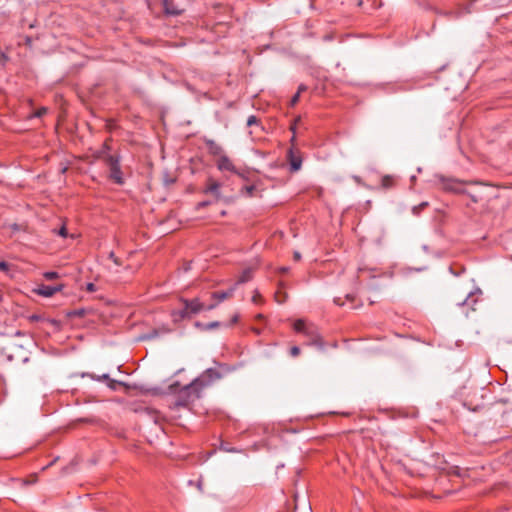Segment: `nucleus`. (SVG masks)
<instances>
[{
	"mask_svg": "<svg viewBox=\"0 0 512 512\" xmlns=\"http://www.w3.org/2000/svg\"><path fill=\"white\" fill-rule=\"evenodd\" d=\"M184 304V309L179 312H174L173 317L175 320L178 318H184L189 314H197L203 310H212L216 307V304H210L205 306L199 299L195 298L193 300L182 299Z\"/></svg>",
	"mask_w": 512,
	"mask_h": 512,
	"instance_id": "nucleus-1",
	"label": "nucleus"
},
{
	"mask_svg": "<svg viewBox=\"0 0 512 512\" xmlns=\"http://www.w3.org/2000/svg\"><path fill=\"white\" fill-rule=\"evenodd\" d=\"M293 328L296 332L302 333L308 338V344H310V345H321L322 344L321 337L314 325L308 324L302 319H298L294 322Z\"/></svg>",
	"mask_w": 512,
	"mask_h": 512,
	"instance_id": "nucleus-2",
	"label": "nucleus"
},
{
	"mask_svg": "<svg viewBox=\"0 0 512 512\" xmlns=\"http://www.w3.org/2000/svg\"><path fill=\"white\" fill-rule=\"evenodd\" d=\"M106 165L109 168L110 179L116 184L122 185L124 183V178L121 171L119 158L112 155L106 157Z\"/></svg>",
	"mask_w": 512,
	"mask_h": 512,
	"instance_id": "nucleus-3",
	"label": "nucleus"
},
{
	"mask_svg": "<svg viewBox=\"0 0 512 512\" xmlns=\"http://www.w3.org/2000/svg\"><path fill=\"white\" fill-rule=\"evenodd\" d=\"M216 166L220 171H229L232 173H237V170L233 162L226 154H221L220 157L217 158Z\"/></svg>",
	"mask_w": 512,
	"mask_h": 512,
	"instance_id": "nucleus-4",
	"label": "nucleus"
},
{
	"mask_svg": "<svg viewBox=\"0 0 512 512\" xmlns=\"http://www.w3.org/2000/svg\"><path fill=\"white\" fill-rule=\"evenodd\" d=\"M63 286H49V285H40L36 290V294L43 297H52L55 293L60 292Z\"/></svg>",
	"mask_w": 512,
	"mask_h": 512,
	"instance_id": "nucleus-5",
	"label": "nucleus"
},
{
	"mask_svg": "<svg viewBox=\"0 0 512 512\" xmlns=\"http://www.w3.org/2000/svg\"><path fill=\"white\" fill-rule=\"evenodd\" d=\"M234 290H235V288H234V287H232V288H230L228 291H222V292H219V291H218V292H213L211 296H212V298H213L214 300H216V303H215V304L217 305L218 303H220V302H222V301H224V300H226V299L230 298V297L233 295Z\"/></svg>",
	"mask_w": 512,
	"mask_h": 512,
	"instance_id": "nucleus-6",
	"label": "nucleus"
},
{
	"mask_svg": "<svg viewBox=\"0 0 512 512\" xmlns=\"http://www.w3.org/2000/svg\"><path fill=\"white\" fill-rule=\"evenodd\" d=\"M288 157L292 171H298L301 167V159L298 156H295L291 149L288 152Z\"/></svg>",
	"mask_w": 512,
	"mask_h": 512,
	"instance_id": "nucleus-7",
	"label": "nucleus"
},
{
	"mask_svg": "<svg viewBox=\"0 0 512 512\" xmlns=\"http://www.w3.org/2000/svg\"><path fill=\"white\" fill-rule=\"evenodd\" d=\"M163 7L167 14L170 15H178L181 13V10L177 9L174 4L169 0L163 1Z\"/></svg>",
	"mask_w": 512,
	"mask_h": 512,
	"instance_id": "nucleus-8",
	"label": "nucleus"
},
{
	"mask_svg": "<svg viewBox=\"0 0 512 512\" xmlns=\"http://www.w3.org/2000/svg\"><path fill=\"white\" fill-rule=\"evenodd\" d=\"M219 188H220V183H218L215 180L210 179L206 186V192L217 195L219 192Z\"/></svg>",
	"mask_w": 512,
	"mask_h": 512,
	"instance_id": "nucleus-9",
	"label": "nucleus"
},
{
	"mask_svg": "<svg viewBox=\"0 0 512 512\" xmlns=\"http://www.w3.org/2000/svg\"><path fill=\"white\" fill-rule=\"evenodd\" d=\"M256 191H257V187L255 185H247L242 189L241 193L243 195L253 197V196H257Z\"/></svg>",
	"mask_w": 512,
	"mask_h": 512,
	"instance_id": "nucleus-10",
	"label": "nucleus"
},
{
	"mask_svg": "<svg viewBox=\"0 0 512 512\" xmlns=\"http://www.w3.org/2000/svg\"><path fill=\"white\" fill-rule=\"evenodd\" d=\"M251 278H252V270L246 269L240 275L237 283H245V282L249 281Z\"/></svg>",
	"mask_w": 512,
	"mask_h": 512,
	"instance_id": "nucleus-11",
	"label": "nucleus"
},
{
	"mask_svg": "<svg viewBox=\"0 0 512 512\" xmlns=\"http://www.w3.org/2000/svg\"><path fill=\"white\" fill-rule=\"evenodd\" d=\"M210 152L218 157H220L221 154H224L222 148L216 145L214 142H210Z\"/></svg>",
	"mask_w": 512,
	"mask_h": 512,
	"instance_id": "nucleus-12",
	"label": "nucleus"
},
{
	"mask_svg": "<svg viewBox=\"0 0 512 512\" xmlns=\"http://www.w3.org/2000/svg\"><path fill=\"white\" fill-rule=\"evenodd\" d=\"M393 178L391 176H384L381 180V184L384 188H389L393 185Z\"/></svg>",
	"mask_w": 512,
	"mask_h": 512,
	"instance_id": "nucleus-13",
	"label": "nucleus"
},
{
	"mask_svg": "<svg viewBox=\"0 0 512 512\" xmlns=\"http://www.w3.org/2000/svg\"><path fill=\"white\" fill-rule=\"evenodd\" d=\"M46 280H53L59 277V274L55 271H48L43 274Z\"/></svg>",
	"mask_w": 512,
	"mask_h": 512,
	"instance_id": "nucleus-14",
	"label": "nucleus"
},
{
	"mask_svg": "<svg viewBox=\"0 0 512 512\" xmlns=\"http://www.w3.org/2000/svg\"><path fill=\"white\" fill-rule=\"evenodd\" d=\"M299 354H300V349H299V347H297V346H293V347L290 349V355H291L292 357H297Z\"/></svg>",
	"mask_w": 512,
	"mask_h": 512,
	"instance_id": "nucleus-15",
	"label": "nucleus"
},
{
	"mask_svg": "<svg viewBox=\"0 0 512 512\" xmlns=\"http://www.w3.org/2000/svg\"><path fill=\"white\" fill-rule=\"evenodd\" d=\"M257 122H258L257 117H256V116H254V115H252V116H250V117L248 118V120H247V125H248V126H252V125L256 124Z\"/></svg>",
	"mask_w": 512,
	"mask_h": 512,
	"instance_id": "nucleus-16",
	"label": "nucleus"
},
{
	"mask_svg": "<svg viewBox=\"0 0 512 512\" xmlns=\"http://www.w3.org/2000/svg\"><path fill=\"white\" fill-rule=\"evenodd\" d=\"M455 182H449L447 184H445V189L447 190H450V191H457V189L454 187L455 186Z\"/></svg>",
	"mask_w": 512,
	"mask_h": 512,
	"instance_id": "nucleus-17",
	"label": "nucleus"
},
{
	"mask_svg": "<svg viewBox=\"0 0 512 512\" xmlns=\"http://www.w3.org/2000/svg\"><path fill=\"white\" fill-rule=\"evenodd\" d=\"M299 97H300V94L299 92H297L292 98H291V101H290V105L291 106H294L298 100H299Z\"/></svg>",
	"mask_w": 512,
	"mask_h": 512,
	"instance_id": "nucleus-18",
	"label": "nucleus"
},
{
	"mask_svg": "<svg viewBox=\"0 0 512 512\" xmlns=\"http://www.w3.org/2000/svg\"><path fill=\"white\" fill-rule=\"evenodd\" d=\"M205 376L209 377V378H212L213 376H216L218 377L217 373L212 370V369H208L206 372H205Z\"/></svg>",
	"mask_w": 512,
	"mask_h": 512,
	"instance_id": "nucleus-19",
	"label": "nucleus"
},
{
	"mask_svg": "<svg viewBox=\"0 0 512 512\" xmlns=\"http://www.w3.org/2000/svg\"><path fill=\"white\" fill-rule=\"evenodd\" d=\"M58 234H59L61 237H64V238H65V237L67 236V229H66V227H64V226H63V227H61V228L59 229V231H58Z\"/></svg>",
	"mask_w": 512,
	"mask_h": 512,
	"instance_id": "nucleus-20",
	"label": "nucleus"
},
{
	"mask_svg": "<svg viewBox=\"0 0 512 512\" xmlns=\"http://www.w3.org/2000/svg\"><path fill=\"white\" fill-rule=\"evenodd\" d=\"M0 270L1 271H7L8 270V264L4 261H0Z\"/></svg>",
	"mask_w": 512,
	"mask_h": 512,
	"instance_id": "nucleus-21",
	"label": "nucleus"
},
{
	"mask_svg": "<svg viewBox=\"0 0 512 512\" xmlns=\"http://www.w3.org/2000/svg\"><path fill=\"white\" fill-rule=\"evenodd\" d=\"M219 325H220V323H219V322H211V323H209V324L207 325V328H208V329H213V328L218 327Z\"/></svg>",
	"mask_w": 512,
	"mask_h": 512,
	"instance_id": "nucleus-22",
	"label": "nucleus"
},
{
	"mask_svg": "<svg viewBox=\"0 0 512 512\" xmlns=\"http://www.w3.org/2000/svg\"><path fill=\"white\" fill-rule=\"evenodd\" d=\"M300 121V118L298 117L295 122L291 125V130L293 131V133H295V130H296V125L297 123Z\"/></svg>",
	"mask_w": 512,
	"mask_h": 512,
	"instance_id": "nucleus-23",
	"label": "nucleus"
},
{
	"mask_svg": "<svg viewBox=\"0 0 512 512\" xmlns=\"http://www.w3.org/2000/svg\"><path fill=\"white\" fill-rule=\"evenodd\" d=\"M305 90H306V86L305 85H300L297 92H299V94H301Z\"/></svg>",
	"mask_w": 512,
	"mask_h": 512,
	"instance_id": "nucleus-24",
	"label": "nucleus"
},
{
	"mask_svg": "<svg viewBox=\"0 0 512 512\" xmlns=\"http://www.w3.org/2000/svg\"><path fill=\"white\" fill-rule=\"evenodd\" d=\"M46 112V109L43 108L41 109L38 113H37V116H41L42 114H44Z\"/></svg>",
	"mask_w": 512,
	"mask_h": 512,
	"instance_id": "nucleus-25",
	"label": "nucleus"
},
{
	"mask_svg": "<svg viewBox=\"0 0 512 512\" xmlns=\"http://www.w3.org/2000/svg\"><path fill=\"white\" fill-rule=\"evenodd\" d=\"M88 289H89L90 291H92V290H93V284H88Z\"/></svg>",
	"mask_w": 512,
	"mask_h": 512,
	"instance_id": "nucleus-26",
	"label": "nucleus"
},
{
	"mask_svg": "<svg viewBox=\"0 0 512 512\" xmlns=\"http://www.w3.org/2000/svg\"><path fill=\"white\" fill-rule=\"evenodd\" d=\"M257 299H258V295H255V296L253 297V301L256 303V302H257Z\"/></svg>",
	"mask_w": 512,
	"mask_h": 512,
	"instance_id": "nucleus-27",
	"label": "nucleus"
},
{
	"mask_svg": "<svg viewBox=\"0 0 512 512\" xmlns=\"http://www.w3.org/2000/svg\"><path fill=\"white\" fill-rule=\"evenodd\" d=\"M295 258H296V259H299V258H300L299 253H297V252L295 253Z\"/></svg>",
	"mask_w": 512,
	"mask_h": 512,
	"instance_id": "nucleus-28",
	"label": "nucleus"
}]
</instances>
